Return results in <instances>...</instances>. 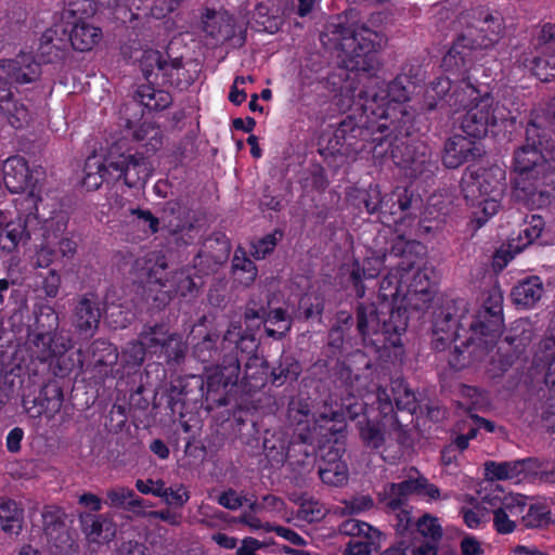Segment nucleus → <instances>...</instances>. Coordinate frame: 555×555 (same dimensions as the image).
Instances as JSON below:
<instances>
[{
    "label": "nucleus",
    "mask_w": 555,
    "mask_h": 555,
    "mask_svg": "<svg viewBox=\"0 0 555 555\" xmlns=\"http://www.w3.org/2000/svg\"><path fill=\"white\" fill-rule=\"evenodd\" d=\"M324 44L337 50L348 75L340 88L343 105L357 106L363 113H375V106H384L388 101L402 103L410 99V81L406 76H397L386 87L373 73L378 69L376 51L383 36L365 25L348 24L341 17L331 22L321 36Z\"/></svg>",
    "instance_id": "obj_1"
},
{
    "label": "nucleus",
    "mask_w": 555,
    "mask_h": 555,
    "mask_svg": "<svg viewBox=\"0 0 555 555\" xmlns=\"http://www.w3.org/2000/svg\"><path fill=\"white\" fill-rule=\"evenodd\" d=\"M470 336L454 345L449 363L452 367L462 369L470 361L479 360L496 343L503 330V296L492 289L488 293L482 307L475 317H468L465 321Z\"/></svg>",
    "instance_id": "obj_2"
},
{
    "label": "nucleus",
    "mask_w": 555,
    "mask_h": 555,
    "mask_svg": "<svg viewBox=\"0 0 555 555\" xmlns=\"http://www.w3.org/2000/svg\"><path fill=\"white\" fill-rule=\"evenodd\" d=\"M505 171L499 167L479 169L465 173L461 180L463 197L474 208L479 225L495 215L505 189Z\"/></svg>",
    "instance_id": "obj_3"
},
{
    "label": "nucleus",
    "mask_w": 555,
    "mask_h": 555,
    "mask_svg": "<svg viewBox=\"0 0 555 555\" xmlns=\"http://www.w3.org/2000/svg\"><path fill=\"white\" fill-rule=\"evenodd\" d=\"M356 319L359 335L364 341L371 339L374 344L390 341L395 345L392 336H400L408 327L406 309H393L390 302H360Z\"/></svg>",
    "instance_id": "obj_4"
},
{
    "label": "nucleus",
    "mask_w": 555,
    "mask_h": 555,
    "mask_svg": "<svg viewBox=\"0 0 555 555\" xmlns=\"http://www.w3.org/2000/svg\"><path fill=\"white\" fill-rule=\"evenodd\" d=\"M514 168L517 172L515 190L528 199L537 194L544 195L543 188L555 170V166L545 158L541 149L532 144H522L514 152Z\"/></svg>",
    "instance_id": "obj_5"
},
{
    "label": "nucleus",
    "mask_w": 555,
    "mask_h": 555,
    "mask_svg": "<svg viewBox=\"0 0 555 555\" xmlns=\"http://www.w3.org/2000/svg\"><path fill=\"white\" fill-rule=\"evenodd\" d=\"M411 494L437 500L440 498V490L422 476L417 469L411 467L405 480L385 485L378 493V499L388 512H396L405 505Z\"/></svg>",
    "instance_id": "obj_6"
},
{
    "label": "nucleus",
    "mask_w": 555,
    "mask_h": 555,
    "mask_svg": "<svg viewBox=\"0 0 555 555\" xmlns=\"http://www.w3.org/2000/svg\"><path fill=\"white\" fill-rule=\"evenodd\" d=\"M108 166L112 168L113 179H124L128 188H142L152 175V165L147 156L142 153L121 152V142H116L107 153Z\"/></svg>",
    "instance_id": "obj_7"
},
{
    "label": "nucleus",
    "mask_w": 555,
    "mask_h": 555,
    "mask_svg": "<svg viewBox=\"0 0 555 555\" xmlns=\"http://www.w3.org/2000/svg\"><path fill=\"white\" fill-rule=\"evenodd\" d=\"M3 181L8 190L12 193H26V201L29 202L28 208H37V203L41 199V176L38 170L30 171L26 160L21 156L9 157L3 163Z\"/></svg>",
    "instance_id": "obj_8"
},
{
    "label": "nucleus",
    "mask_w": 555,
    "mask_h": 555,
    "mask_svg": "<svg viewBox=\"0 0 555 555\" xmlns=\"http://www.w3.org/2000/svg\"><path fill=\"white\" fill-rule=\"evenodd\" d=\"M211 373L208 374L207 380L196 379L197 387L203 391L206 386V401L211 402L215 406H225L228 399L224 393L218 395L221 388L229 385H236L241 374V361L238 357L231 353H224L218 365L206 367Z\"/></svg>",
    "instance_id": "obj_9"
},
{
    "label": "nucleus",
    "mask_w": 555,
    "mask_h": 555,
    "mask_svg": "<svg viewBox=\"0 0 555 555\" xmlns=\"http://www.w3.org/2000/svg\"><path fill=\"white\" fill-rule=\"evenodd\" d=\"M139 337L147 348L149 353L163 356L168 362H180L185 356L186 347L182 337L170 332L164 323L145 324Z\"/></svg>",
    "instance_id": "obj_10"
},
{
    "label": "nucleus",
    "mask_w": 555,
    "mask_h": 555,
    "mask_svg": "<svg viewBox=\"0 0 555 555\" xmlns=\"http://www.w3.org/2000/svg\"><path fill=\"white\" fill-rule=\"evenodd\" d=\"M258 348V343L253 334L242 333L238 323H231L230 327L223 336V350L228 353L235 354L237 352L249 354L245 364L244 378H256V374L267 375L268 362L258 356L253 354Z\"/></svg>",
    "instance_id": "obj_11"
},
{
    "label": "nucleus",
    "mask_w": 555,
    "mask_h": 555,
    "mask_svg": "<svg viewBox=\"0 0 555 555\" xmlns=\"http://www.w3.org/2000/svg\"><path fill=\"white\" fill-rule=\"evenodd\" d=\"M40 230V220L34 212L18 216L10 221L4 216V222L0 228V249L11 254L18 247L26 246Z\"/></svg>",
    "instance_id": "obj_12"
},
{
    "label": "nucleus",
    "mask_w": 555,
    "mask_h": 555,
    "mask_svg": "<svg viewBox=\"0 0 555 555\" xmlns=\"http://www.w3.org/2000/svg\"><path fill=\"white\" fill-rule=\"evenodd\" d=\"M498 122L496 107L490 96L481 98L463 116L461 128L472 138L480 139L487 135L489 129Z\"/></svg>",
    "instance_id": "obj_13"
},
{
    "label": "nucleus",
    "mask_w": 555,
    "mask_h": 555,
    "mask_svg": "<svg viewBox=\"0 0 555 555\" xmlns=\"http://www.w3.org/2000/svg\"><path fill=\"white\" fill-rule=\"evenodd\" d=\"M481 17L467 28L466 41L470 49L494 47L503 36L504 26L500 15L482 12Z\"/></svg>",
    "instance_id": "obj_14"
},
{
    "label": "nucleus",
    "mask_w": 555,
    "mask_h": 555,
    "mask_svg": "<svg viewBox=\"0 0 555 555\" xmlns=\"http://www.w3.org/2000/svg\"><path fill=\"white\" fill-rule=\"evenodd\" d=\"M414 261H399L379 282L378 297L382 299L380 302H388V299H396L403 295V285L406 284L408 291L415 293H424L426 286L418 287L416 283L411 282L408 284V278L410 272L413 270Z\"/></svg>",
    "instance_id": "obj_15"
},
{
    "label": "nucleus",
    "mask_w": 555,
    "mask_h": 555,
    "mask_svg": "<svg viewBox=\"0 0 555 555\" xmlns=\"http://www.w3.org/2000/svg\"><path fill=\"white\" fill-rule=\"evenodd\" d=\"M102 302L94 293L78 297L73 312V325L86 336H92L99 327L102 317Z\"/></svg>",
    "instance_id": "obj_16"
},
{
    "label": "nucleus",
    "mask_w": 555,
    "mask_h": 555,
    "mask_svg": "<svg viewBox=\"0 0 555 555\" xmlns=\"http://www.w3.org/2000/svg\"><path fill=\"white\" fill-rule=\"evenodd\" d=\"M40 76V65L31 54L21 53L15 59L0 61V78L10 83H29Z\"/></svg>",
    "instance_id": "obj_17"
},
{
    "label": "nucleus",
    "mask_w": 555,
    "mask_h": 555,
    "mask_svg": "<svg viewBox=\"0 0 555 555\" xmlns=\"http://www.w3.org/2000/svg\"><path fill=\"white\" fill-rule=\"evenodd\" d=\"M467 302L464 299L447 301L436 313L433 331L434 334H453L460 336L459 330L466 328Z\"/></svg>",
    "instance_id": "obj_18"
},
{
    "label": "nucleus",
    "mask_w": 555,
    "mask_h": 555,
    "mask_svg": "<svg viewBox=\"0 0 555 555\" xmlns=\"http://www.w3.org/2000/svg\"><path fill=\"white\" fill-rule=\"evenodd\" d=\"M370 134V129L360 126L353 117L347 116L334 131L333 140L340 146L339 151L343 153H359L365 150Z\"/></svg>",
    "instance_id": "obj_19"
},
{
    "label": "nucleus",
    "mask_w": 555,
    "mask_h": 555,
    "mask_svg": "<svg viewBox=\"0 0 555 555\" xmlns=\"http://www.w3.org/2000/svg\"><path fill=\"white\" fill-rule=\"evenodd\" d=\"M203 30L216 43L233 41L234 47H242L246 41L245 30L241 29L236 36L234 20L228 14L207 13Z\"/></svg>",
    "instance_id": "obj_20"
},
{
    "label": "nucleus",
    "mask_w": 555,
    "mask_h": 555,
    "mask_svg": "<svg viewBox=\"0 0 555 555\" xmlns=\"http://www.w3.org/2000/svg\"><path fill=\"white\" fill-rule=\"evenodd\" d=\"M481 155L482 150L474 141L461 134H455L444 143L442 163L447 168L455 169Z\"/></svg>",
    "instance_id": "obj_21"
},
{
    "label": "nucleus",
    "mask_w": 555,
    "mask_h": 555,
    "mask_svg": "<svg viewBox=\"0 0 555 555\" xmlns=\"http://www.w3.org/2000/svg\"><path fill=\"white\" fill-rule=\"evenodd\" d=\"M452 82L448 77H439L430 83L425 94L424 107L427 111L442 109L444 106L457 109L465 105L462 92L450 93Z\"/></svg>",
    "instance_id": "obj_22"
},
{
    "label": "nucleus",
    "mask_w": 555,
    "mask_h": 555,
    "mask_svg": "<svg viewBox=\"0 0 555 555\" xmlns=\"http://www.w3.org/2000/svg\"><path fill=\"white\" fill-rule=\"evenodd\" d=\"M402 167L405 176L410 178H428L437 169L431 152L424 143L411 144L405 147Z\"/></svg>",
    "instance_id": "obj_23"
},
{
    "label": "nucleus",
    "mask_w": 555,
    "mask_h": 555,
    "mask_svg": "<svg viewBox=\"0 0 555 555\" xmlns=\"http://www.w3.org/2000/svg\"><path fill=\"white\" fill-rule=\"evenodd\" d=\"M0 114L15 129L24 128L31 119L28 107L14 98L10 87L0 92Z\"/></svg>",
    "instance_id": "obj_24"
},
{
    "label": "nucleus",
    "mask_w": 555,
    "mask_h": 555,
    "mask_svg": "<svg viewBox=\"0 0 555 555\" xmlns=\"http://www.w3.org/2000/svg\"><path fill=\"white\" fill-rule=\"evenodd\" d=\"M49 332L51 339L52 351L55 357L64 354L72 348L70 337L63 331H57L59 315L52 310L48 309L47 312H41L37 318V328H44Z\"/></svg>",
    "instance_id": "obj_25"
},
{
    "label": "nucleus",
    "mask_w": 555,
    "mask_h": 555,
    "mask_svg": "<svg viewBox=\"0 0 555 555\" xmlns=\"http://www.w3.org/2000/svg\"><path fill=\"white\" fill-rule=\"evenodd\" d=\"M357 364H363L365 369L371 367V362L366 359L365 354L361 351H356L347 361L337 363L336 375L346 386L349 393L357 392L358 395H362V387L359 385L361 377L354 370V365Z\"/></svg>",
    "instance_id": "obj_26"
},
{
    "label": "nucleus",
    "mask_w": 555,
    "mask_h": 555,
    "mask_svg": "<svg viewBox=\"0 0 555 555\" xmlns=\"http://www.w3.org/2000/svg\"><path fill=\"white\" fill-rule=\"evenodd\" d=\"M101 28L80 20L75 23L69 34L72 47L80 52L92 50L102 39Z\"/></svg>",
    "instance_id": "obj_27"
},
{
    "label": "nucleus",
    "mask_w": 555,
    "mask_h": 555,
    "mask_svg": "<svg viewBox=\"0 0 555 555\" xmlns=\"http://www.w3.org/2000/svg\"><path fill=\"white\" fill-rule=\"evenodd\" d=\"M543 292L540 278L530 276L515 285L511 296L517 307L527 309L533 307L541 299Z\"/></svg>",
    "instance_id": "obj_28"
},
{
    "label": "nucleus",
    "mask_w": 555,
    "mask_h": 555,
    "mask_svg": "<svg viewBox=\"0 0 555 555\" xmlns=\"http://www.w3.org/2000/svg\"><path fill=\"white\" fill-rule=\"evenodd\" d=\"M412 206L413 198L408 194L406 190L385 194L378 211L379 220L384 224H389L391 221L397 222V219L393 217L398 212L409 211Z\"/></svg>",
    "instance_id": "obj_29"
},
{
    "label": "nucleus",
    "mask_w": 555,
    "mask_h": 555,
    "mask_svg": "<svg viewBox=\"0 0 555 555\" xmlns=\"http://www.w3.org/2000/svg\"><path fill=\"white\" fill-rule=\"evenodd\" d=\"M319 476L324 483L341 486L348 479V468L345 462L338 460L337 451H328L319 466Z\"/></svg>",
    "instance_id": "obj_30"
},
{
    "label": "nucleus",
    "mask_w": 555,
    "mask_h": 555,
    "mask_svg": "<svg viewBox=\"0 0 555 555\" xmlns=\"http://www.w3.org/2000/svg\"><path fill=\"white\" fill-rule=\"evenodd\" d=\"M24 509L9 498H0V526L9 535H18L23 529Z\"/></svg>",
    "instance_id": "obj_31"
},
{
    "label": "nucleus",
    "mask_w": 555,
    "mask_h": 555,
    "mask_svg": "<svg viewBox=\"0 0 555 555\" xmlns=\"http://www.w3.org/2000/svg\"><path fill=\"white\" fill-rule=\"evenodd\" d=\"M363 444L372 450L382 448L386 442V426L382 421L360 418L357 422Z\"/></svg>",
    "instance_id": "obj_32"
},
{
    "label": "nucleus",
    "mask_w": 555,
    "mask_h": 555,
    "mask_svg": "<svg viewBox=\"0 0 555 555\" xmlns=\"http://www.w3.org/2000/svg\"><path fill=\"white\" fill-rule=\"evenodd\" d=\"M227 350H223V341L221 347L218 346V336L215 334H207L201 341H198L193 348L194 357L209 366L218 365L221 362Z\"/></svg>",
    "instance_id": "obj_33"
},
{
    "label": "nucleus",
    "mask_w": 555,
    "mask_h": 555,
    "mask_svg": "<svg viewBox=\"0 0 555 555\" xmlns=\"http://www.w3.org/2000/svg\"><path fill=\"white\" fill-rule=\"evenodd\" d=\"M289 448L288 436L282 430L274 431L263 441L266 456L272 465H283L288 457Z\"/></svg>",
    "instance_id": "obj_34"
},
{
    "label": "nucleus",
    "mask_w": 555,
    "mask_h": 555,
    "mask_svg": "<svg viewBox=\"0 0 555 555\" xmlns=\"http://www.w3.org/2000/svg\"><path fill=\"white\" fill-rule=\"evenodd\" d=\"M132 138L138 142H144L146 153H155L163 146L164 134L155 122L144 121L132 132Z\"/></svg>",
    "instance_id": "obj_35"
},
{
    "label": "nucleus",
    "mask_w": 555,
    "mask_h": 555,
    "mask_svg": "<svg viewBox=\"0 0 555 555\" xmlns=\"http://www.w3.org/2000/svg\"><path fill=\"white\" fill-rule=\"evenodd\" d=\"M134 98L141 105L153 111L165 109L172 103L169 92L151 86H141Z\"/></svg>",
    "instance_id": "obj_36"
},
{
    "label": "nucleus",
    "mask_w": 555,
    "mask_h": 555,
    "mask_svg": "<svg viewBox=\"0 0 555 555\" xmlns=\"http://www.w3.org/2000/svg\"><path fill=\"white\" fill-rule=\"evenodd\" d=\"M526 460L514 462H493L485 463L486 476L491 480H505L517 478L524 470Z\"/></svg>",
    "instance_id": "obj_37"
},
{
    "label": "nucleus",
    "mask_w": 555,
    "mask_h": 555,
    "mask_svg": "<svg viewBox=\"0 0 555 555\" xmlns=\"http://www.w3.org/2000/svg\"><path fill=\"white\" fill-rule=\"evenodd\" d=\"M469 47L466 43V37L462 36L459 41L449 50V52L442 59V66L448 72H453L454 74L465 75L468 70L467 63L470 61L468 59V53L463 52L460 48Z\"/></svg>",
    "instance_id": "obj_38"
},
{
    "label": "nucleus",
    "mask_w": 555,
    "mask_h": 555,
    "mask_svg": "<svg viewBox=\"0 0 555 555\" xmlns=\"http://www.w3.org/2000/svg\"><path fill=\"white\" fill-rule=\"evenodd\" d=\"M82 531L92 540L98 541L100 538L108 539L114 535L111 530L112 524L101 515L82 514L80 515Z\"/></svg>",
    "instance_id": "obj_39"
},
{
    "label": "nucleus",
    "mask_w": 555,
    "mask_h": 555,
    "mask_svg": "<svg viewBox=\"0 0 555 555\" xmlns=\"http://www.w3.org/2000/svg\"><path fill=\"white\" fill-rule=\"evenodd\" d=\"M232 269L236 279L246 286L250 285L256 280L257 268L242 247L236 248L234 253Z\"/></svg>",
    "instance_id": "obj_40"
},
{
    "label": "nucleus",
    "mask_w": 555,
    "mask_h": 555,
    "mask_svg": "<svg viewBox=\"0 0 555 555\" xmlns=\"http://www.w3.org/2000/svg\"><path fill=\"white\" fill-rule=\"evenodd\" d=\"M231 251L229 240L222 233H215L209 236L202 253L206 254L215 263H223L228 260Z\"/></svg>",
    "instance_id": "obj_41"
},
{
    "label": "nucleus",
    "mask_w": 555,
    "mask_h": 555,
    "mask_svg": "<svg viewBox=\"0 0 555 555\" xmlns=\"http://www.w3.org/2000/svg\"><path fill=\"white\" fill-rule=\"evenodd\" d=\"M301 373L300 363L292 356H282L280 363L271 371L272 383L281 386L287 380H296Z\"/></svg>",
    "instance_id": "obj_42"
},
{
    "label": "nucleus",
    "mask_w": 555,
    "mask_h": 555,
    "mask_svg": "<svg viewBox=\"0 0 555 555\" xmlns=\"http://www.w3.org/2000/svg\"><path fill=\"white\" fill-rule=\"evenodd\" d=\"M521 505H514L512 500H504L502 506L493 511V525L495 530L501 534H507L514 531L515 522L511 520V516H517Z\"/></svg>",
    "instance_id": "obj_43"
},
{
    "label": "nucleus",
    "mask_w": 555,
    "mask_h": 555,
    "mask_svg": "<svg viewBox=\"0 0 555 555\" xmlns=\"http://www.w3.org/2000/svg\"><path fill=\"white\" fill-rule=\"evenodd\" d=\"M89 353L94 366H107L117 362V349L104 339L94 340L89 347Z\"/></svg>",
    "instance_id": "obj_44"
},
{
    "label": "nucleus",
    "mask_w": 555,
    "mask_h": 555,
    "mask_svg": "<svg viewBox=\"0 0 555 555\" xmlns=\"http://www.w3.org/2000/svg\"><path fill=\"white\" fill-rule=\"evenodd\" d=\"M391 392L393 396V403L398 410L415 413L418 404L415 393L408 387L403 380L392 382Z\"/></svg>",
    "instance_id": "obj_45"
},
{
    "label": "nucleus",
    "mask_w": 555,
    "mask_h": 555,
    "mask_svg": "<svg viewBox=\"0 0 555 555\" xmlns=\"http://www.w3.org/2000/svg\"><path fill=\"white\" fill-rule=\"evenodd\" d=\"M164 219L172 217L168 220V227L175 233L180 232L184 229L188 219V209L181 201L175 199L169 201L165 204Z\"/></svg>",
    "instance_id": "obj_46"
},
{
    "label": "nucleus",
    "mask_w": 555,
    "mask_h": 555,
    "mask_svg": "<svg viewBox=\"0 0 555 555\" xmlns=\"http://www.w3.org/2000/svg\"><path fill=\"white\" fill-rule=\"evenodd\" d=\"M165 54L157 50L144 51L140 66L145 79L150 82H158L159 69L164 62Z\"/></svg>",
    "instance_id": "obj_47"
},
{
    "label": "nucleus",
    "mask_w": 555,
    "mask_h": 555,
    "mask_svg": "<svg viewBox=\"0 0 555 555\" xmlns=\"http://www.w3.org/2000/svg\"><path fill=\"white\" fill-rule=\"evenodd\" d=\"M189 395L188 384L183 380H176L171 383L167 390V406L170 409L172 414H179L183 416L185 409V399Z\"/></svg>",
    "instance_id": "obj_48"
},
{
    "label": "nucleus",
    "mask_w": 555,
    "mask_h": 555,
    "mask_svg": "<svg viewBox=\"0 0 555 555\" xmlns=\"http://www.w3.org/2000/svg\"><path fill=\"white\" fill-rule=\"evenodd\" d=\"M339 532L352 538L375 539L379 532L367 522L358 519H346L339 525Z\"/></svg>",
    "instance_id": "obj_49"
},
{
    "label": "nucleus",
    "mask_w": 555,
    "mask_h": 555,
    "mask_svg": "<svg viewBox=\"0 0 555 555\" xmlns=\"http://www.w3.org/2000/svg\"><path fill=\"white\" fill-rule=\"evenodd\" d=\"M38 396L44 408L46 414H50L52 416L62 408L63 391L57 385L53 384L43 386Z\"/></svg>",
    "instance_id": "obj_50"
},
{
    "label": "nucleus",
    "mask_w": 555,
    "mask_h": 555,
    "mask_svg": "<svg viewBox=\"0 0 555 555\" xmlns=\"http://www.w3.org/2000/svg\"><path fill=\"white\" fill-rule=\"evenodd\" d=\"M42 520L46 534L53 538L55 532L62 531L65 527V513L57 506H46Z\"/></svg>",
    "instance_id": "obj_51"
},
{
    "label": "nucleus",
    "mask_w": 555,
    "mask_h": 555,
    "mask_svg": "<svg viewBox=\"0 0 555 555\" xmlns=\"http://www.w3.org/2000/svg\"><path fill=\"white\" fill-rule=\"evenodd\" d=\"M39 332L35 334L34 339L31 340V353L38 359L40 362H47L55 357L52 351L51 339L49 336V332L44 328H38Z\"/></svg>",
    "instance_id": "obj_52"
},
{
    "label": "nucleus",
    "mask_w": 555,
    "mask_h": 555,
    "mask_svg": "<svg viewBox=\"0 0 555 555\" xmlns=\"http://www.w3.org/2000/svg\"><path fill=\"white\" fill-rule=\"evenodd\" d=\"M263 321L266 323L270 322L271 324L280 323L278 330L266 327L267 335L275 339H281L292 327V321L288 319L286 311L282 308L270 311Z\"/></svg>",
    "instance_id": "obj_53"
},
{
    "label": "nucleus",
    "mask_w": 555,
    "mask_h": 555,
    "mask_svg": "<svg viewBox=\"0 0 555 555\" xmlns=\"http://www.w3.org/2000/svg\"><path fill=\"white\" fill-rule=\"evenodd\" d=\"M521 522L526 528H546L553 524L552 514L545 506H530Z\"/></svg>",
    "instance_id": "obj_54"
},
{
    "label": "nucleus",
    "mask_w": 555,
    "mask_h": 555,
    "mask_svg": "<svg viewBox=\"0 0 555 555\" xmlns=\"http://www.w3.org/2000/svg\"><path fill=\"white\" fill-rule=\"evenodd\" d=\"M182 69V61L179 57L169 59L167 54L164 56V62L159 69V78L162 83L178 86L179 85V72Z\"/></svg>",
    "instance_id": "obj_55"
},
{
    "label": "nucleus",
    "mask_w": 555,
    "mask_h": 555,
    "mask_svg": "<svg viewBox=\"0 0 555 555\" xmlns=\"http://www.w3.org/2000/svg\"><path fill=\"white\" fill-rule=\"evenodd\" d=\"M375 276V272L361 268L358 261L353 262L350 271V280L352 281L357 297H364L366 289L364 281H373Z\"/></svg>",
    "instance_id": "obj_56"
},
{
    "label": "nucleus",
    "mask_w": 555,
    "mask_h": 555,
    "mask_svg": "<svg viewBox=\"0 0 555 555\" xmlns=\"http://www.w3.org/2000/svg\"><path fill=\"white\" fill-rule=\"evenodd\" d=\"M530 324L526 320H518L514 323V326L511 328V333L505 337V340L509 345H515L516 347L526 346L531 340V330L529 328Z\"/></svg>",
    "instance_id": "obj_57"
},
{
    "label": "nucleus",
    "mask_w": 555,
    "mask_h": 555,
    "mask_svg": "<svg viewBox=\"0 0 555 555\" xmlns=\"http://www.w3.org/2000/svg\"><path fill=\"white\" fill-rule=\"evenodd\" d=\"M147 348L142 344V339L130 341L122 350V361L129 366H139L143 363Z\"/></svg>",
    "instance_id": "obj_58"
},
{
    "label": "nucleus",
    "mask_w": 555,
    "mask_h": 555,
    "mask_svg": "<svg viewBox=\"0 0 555 555\" xmlns=\"http://www.w3.org/2000/svg\"><path fill=\"white\" fill-rule=\"evenodd\" d=\"M361 395H358L357 392H350L349 397L343 399L341 414L345 417H348L349 420H352V421H354L361 416H362V418L365 417L363 415V413H364L366 403L363 402V400L358 398Z\"/></svg>",
    "instance_id": "obj_59"
},
{
    "label": "nucleus",
    "mask_w": 555,
    "mask_h": 555,
    "mask_svg": "<svg viewBox=\"0 0 555 555\" xmlns=\"http://www.w3.org/2000/svg\"><path fill=\"white\" fill-rule=\"evenodd\" d=\"M133 496V490L127 487L116 486L106 490L105 503L114 508H124Z\"/></svg>",
    "instance_id": "obj_60"
},
{
    "label": "nucleus",
    "mask_w": 555,
    "mask_h": 555,
    "mask_svg": "<svg viewBox=\"0 0 555 555\" xmlns=\"http://www.w3.org/2000/svg\"><path fill=\"white\" fill-rule=\"evenodd\" d=\"M56 35V28H49L40 37L38 51L42 60L47 63H52L60 59L59 54L55 53L54 47L50 44L55 40Z\"/></svg>",
    "instance_id": "obj_61"
},
{
    "label": "nucleus",
    "mask_w": 555,
    "mask_h": 555,
    "mask_svg": "<svg viewBox=\"0 0 555 555\" xmlns=\"http://www.w3.org/2000/svg\"><path fill=\"white\" fill-rule=\"evenodd\" d=\"M417 531L434 541H438L442 537L441 526L438 524V519L429 514L423 515L416 522Z\"/></svg>",
    "instance_id": "obj_62"
},
{
    "label": "nucleus",
    "mask_w": 555,
    "mask_h": 555,
    "mask_svg": "<svg viewBox=\"0 0 555 555\" xmlns=\"http://www.w3.org/2000/svg\"><path fill=\"white\" fill-rule=\"evenodd\" d=\"M384 195L382 194L378 185H370L366 190L360 193V201L364 205L369 214H376L379 211L383 203Z\"/></svg>",
    "instance_id": "obj_63"
},
{
    "label": "nucleus",
    "mask_w": 555,
    "mask_h": 555,
    "mask_svg": "<svg viewBox=\"0 0 555 555\" xmlns=\"http://www.w3.org/2000/svg\"><path fill=\"white\" fill-rule=\"evenodd\" d=\"M531 70L541 81H551L555 79V57L544 59L534 57Z\"/></svg>",
    "instance_id": "obj_64"
}]
</instances>
